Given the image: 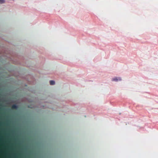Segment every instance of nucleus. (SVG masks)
I'll return each instance as SVG.
<instances>
[{"label":"nucleus","instance_id":"1","mask_svg":"<svg viewBox=\"0 0 158 158\" xmlns=\"http://www.w3.org/2000/svg\"><path fill=\"white\" fill-rule=\"evenodd\" d=\"M121 78L120 77H115L112 79V81H121Z\"/></svg>","mask_w":158,"mask_h":158},{"label":"nucleus","instance_id":"3","mask_svg":"<svg viewBox=\"0 0 158 158\" xmlns=\"http://www.w3.org/2000/svg\"><path fill=\"white\" fill-rule=\"evenodd\" d=\"M55 82L54 81H50V85H52L55 84Z\"/></svg>","mask_w":158,"mask_h":158},{"label":"nucleus","instance_id":"2","mask_svg":"<svg viewBox=\"0 0 158 158\" xmlns=\"http://www.w3.org/2000/svg\"><path fill=\"white\" fill-rule=\"evenodd\" d=\"M17 106L15 104L13 105L12 106V109H17Z\"/></svg>","mask_w":158,"mask_h":158},{"label":"nucleus","instance_id":"4","mask_svg":"<svg viewBox=\"0 0 158 158\" xmlns=\"http://www.w3.org/2000/svg\"><path fill=\"white\" fill-rule=\"evenodd\" d=\"M5 2L4 0H0V3L2 4L4 3Z\"/></svg>","mask_w":158,"mask_h":158}]
</instances>
